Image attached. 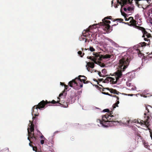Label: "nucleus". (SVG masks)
I'll return each instance as SVG.
<instances>
[{"label": "nucleus", "mask_w": 152, "mask_h": 152, "mask_svg": "<svg viewBox=\"0 0 152 152\" xmlns=\"http://www.w3.org/2000/svg\"><path fill=\"white\" fill-rule=\"evenodd\" d=\"M130 121V120H128L127 121V123H129V122Z\"/></svg>", "instance_id": "nucleus-46"}, {"label": "nucleus", "mask_w": 152, "mask_h": 152, "mask_svg": "<svg viewBox=\"0 0 152 152\" xmlns=\"http://www.w3.org/2000/svg\"><path fill=\"white\" fill-rule=\"evenodd\" d=\"M125 20L126 21H128V20H130L129 19H129H128L127 18H126V17H125Z\"/></svg>", "instance_id": "nucleus-39"}, {"label": "nucleus", "mask_w": 152, "mask_h": 152, "mask_svg": "<svg viewBox=\"0 0 152 152\" xmlns=\"http://www.w3.org/2000/svg\"><path fill=\"white\" fill-rule=\"evenodd\" d=\"M92 57H91V56H88L87 57V58H88V59H90L91 60H92V59H93V58H92Z\"/></svg>", "instance_id": "nucleus-34"}, {"label": "nucleus", "mask_w": 152, "mask_h": 152, "mask_svg": "<svg viewBox=\"0 0 152 152\" xmlns=\"http://www.w3.org/2000/svg\"><path fill=\"white\" fill-rule=\"evenodd\" d=\"M150 5H148L146 7V8H148Z\"/></svg>", "instance_id": "nucleus-47"}, {"label": "nucleus", "mask_w": 152, "mask_h": 152, "mask_svg": "<svg viewBox=\"0 0 152 152\" xmlns=\"http://www.w3.org/2000/svg\"><path fill=\"white\" fill-rule=\"evenodd\" d=\"M94 81H97L96 80V79H94Z\"/></svg>", "instance_id": "nucleus-49"}, {"label": "nucleus", "mask_w": 152, "mask_h": 152, "mask_svg": "<svg viewBox=\"0 0 152 152\" xmlns=\"http://www.w3.org/2000/svg\"><path fill=\"white\" fill-rule=\"evenodd\" d=\"M123 9H124V10L125 11H126V10H127V9H126V7H124Z\"/></svg>", "instance_id": "nucleus-40"}, {"label": "nucleus", "mask_w": 152, "mask_h": 152, "mask_svg": "<svg viewBox=\"0 0 152 152\" xmlns=\"http://www.w3.org/2000/svg\"><path fill=\"white\" fill-rule=\"evenodd\" d=\"M40 138L41 139H45V138L44 137V136L43 135H42L40 136Z\"/></svg>", "instance_id": "nucleus-37"}, {"label": "nucleus", "mask_w": 152, "mask_h": 152, "mask_svg": "<svg viewBox=\"0 0 152 152\" xmlns=\"http://www.w3.org/2000/svg\"><path fill=\"white\" fill-rule=\"evenodd\" d=\"M130 83H129V85H130Z\"/></svg>", "instance_id": "nucleus-60"}, {"label": "nucleus", "mask_w": 152, "mask_h": 152, "mask_svg": "<svg viewBox=\"0 0 152 152\" xmlns=\"http://www.w3.org/2000/svg\"><path fill=\"white\" fill-rule=\"evenodd\" d=\"M130 21V23H131V24L132 26H134L135 27L136 25V21L135 20H134L132 17H130L129 18Z\"/></svg>", "instance_id": "nucleus-10"}, {"label": "nucleus", "mask_w": 152, "mask_h": 152, "mask_svg": "<svg viewBox=\"0 0 152 152\" xmlns=\"http://www.w3.org/2000/svg\"><path fill=\"white\" fill-rule=\"evenodd\" d=\"M40 142L41 144H43L44 143V140H41L40 141Z\"/></svg>", "instance_id": "nucleus-33"}, {"label": "nucleus", "mask_w": 152, "mask_h": 152, "mask_svg": "<svg viewBox=\"0 0 152 152\" xmlns=\"http://www.w3.org/2000/svg\"><path fill=\"white\" fill-rule=\"evenodd\" d=\"M112 55L109 54H106L104 56V58H110L112 57Z\"/></svg>", "instance_id": "nucleus-19"}, {"label": "nucleus", "mask_w": 152, "mask_h": 152, "mask_svg": "<svg viewBox=\"0 0 152 152\" xmlns=\"http://www.w3.org/2000/svg\"><path fill=\"white\" fill-rule=\"evenodd\" d=\"M65 97L64 96H63V93H61L59 95V97H58V100L57 101L54 100H53L51 102H48L47 100L45 101L43 100L39 103L38 105H34L32 108V114L35 116L32 118L33 121L35 122L37 119L36 117L39 115L38 109L40 110L41 109L44 108L47 104L51 103H58V104L56 105V106H61L64 107H68V102H65V100H64Z\"/></svg>", "instance_id": "nucleus-1"}, {"label": "nucleus", "mask_w": 152, "mask_h": 152, "mask_svg": "<svg viewBox=\"0 0 152 152\" xmlns=\"http://www.w3.org/2000/svg\"><path fill=\"white\" fill-rule=\"evenodd\" d=\"M97 122H99L104 127L112 126L114 125L113 123L116 122L115 117L113 115L106 114L102 116V120L99 119L97 120Z\"/></svg>", "instance_id": "nucleus-3"}, {"label": "nucleus", "mask_w": 152, "mask_h": 152, "mask_svg": "<svg viewBox=\"0 0 152 152\" xmlns=\"http://www.w3.org/2000/svg\"><path fill=\"white\" fill-rule=\"evenodd\" d=\"M89 82V81L87 80V81H85L84 82H83V83L84 84H86V83H88Z\"/></svg>", "instance_id": "nucleus-35"}, {"label": "nucleus", "mask_w": 152, "mask_h": 152, "mask_svg": "<svg viewBox=\"0 0 152 152\" xmlns=\"http://www.w3.org/2000/svg\"><path fill=\"white\" fill-rule=\"evenodd\" d=\"M104 89H103L102 91H104Z\"/></svg>", "instance_id": "nucleus-53"}, {"label": "nucleus", "mask_w": 152, "mask_h": 152, "mask_svg": "<svg viewBox=\"0 0 152 152\" xmlns=\"http://www.w3.org/2000/svg\"><path fill=\"white\" fill-rule=\"evenodd\" d=\"M141 53H139V54H138V55L139 56V55H140V54H141Z\"/></svg>", "instance_id": "nucleus-52"}, {"label": "nucleus", "mask_w": 152, "mask_h": 152, "mask_svg": "<svg viewBox=\"0 0 152 152\" xmlns=\"http://www.w3.org/2000/svg\"><path fill=\"white\" fill-rule=\"evenodd\" d=\"M60 84H61V85L62 86H63V85L64 86V85H65L64 83H61V82L60 83Z\"/></svg>", "instance_id": "nucleus-42"}, {"label": "nucleus", "mask_w": 152, "mask_h": 152, "mask_svg": "<svg viewBox=\"0 0 152 152\" xmlns=\"http://www.w3.org/2000/svg\"><path fill=\"white\" fill-rule=\"evenodd\" d=\"M106 19L104 18L102 20L103 22L101 23V25L103 26V28L104 30L107 31V32H110L112 30L111 29L110 26L108 23H110V21L106 20Z\"/></svg>", "instance_id": "nucleus-6"}, {"label": "nucleus", "mask_w": 152, "mask_h": 152, "mask_svg": "<svg viewBox=\"0 0 152 152\" xmlns=\"http://www.w3.org/2000/svg\"><path fill=\"white\" fill-rule=\"evenodd\" d=\"M106 89L110 91V92L111 93H113L114 94H118L119 93V92L117 91L115 89L112 88L110 89L109 88H106Z\"/></svg>", "instance_id": "nucleus-11"}, {"label": "nucleus", "mask_w": 152, "mask_h": 152, "mask_svg": "<svg viewBox=\"0 0 152 152\" xmlns=\"http://www.w3.org/2000/svg\"><path fill=\"white\" fill-rule=\"evenodd\" d=\"M30 141V142L29 143V145L30 146H31V147H32L33 146L31 144V143H32V141H31L30 140V141Z\"/></svg>", "instance_id": "nucleus-30"}, {"label": "nucleus", "mask_w": 152, "mask_h": 152, "mask_svg": "<svg viewBox=\"0 0 152 152\" xmlns=\"http://www.w3.org/2000/svg\"><path fill=\"white\" fill-rule=\"evenodd\" d=\"M118 23H117V25H118ZM116 25V24H114L112 26V27L113 26H115Z\"/></svg>", "instance_id": "nucleus-45"}, {"label": "nucleus", "mask_w": 152, "mask_h": 152, "mask_svg": "<svg viewBox=\"0 0 152 152\" xmlns=\"http://www.w3.org/2000/svg\"><path fill=\"white\" fill-rule=\"evenodd\" d=\"M152 109V107L149 105H148V106H146V110L148 111V115H148L149 116V115H150L151 114V113L149 111V109Z\"/></svg>", "instance_id": "nucleus-14"}, {"label": "nucleus", "mask_w": 152, "mask_h": 152, "mask_svg": "<svg viewBox=\"0 0 152 152\" xmlns=\"http://www.w3.org/2000/svg\"><path fill=\"white\" fill-rule=\"evenodd\" d=\"M102 73L105 74L107 73V70L105 69H103L102 71Z\"/></svg>", "instance_id": "nucleus-25"}, {"label": "nucleus", "mask_w": 152, "mask_h": 152, "mask_svg": "<svg viewBox=\"0 0 152 152\" xmlns=\"http://www.w3.org/2000/svg\"><path fill=\"white\" fill-rule=\"evenodd\" d=\"M130 83H129V85H130Z\"/></svg>", "instance_id": "nucleus-61"}, {"label": "nucleus", "mask_w": 152, "mask_h": 152, "mask_svg": "<svg viewBox=\"0 0 152 152\" xmlns=\"http://www.w3.org/2000/svg\"><path fill=\"white\" fill-rule=\"evenodd\" d=\"M32 148H33V151H37V148L36 147L33 146L32 147Z\"/></svg>", "instance_id": "nucleus-27"}, {"label": "nucleus", "mask_w": 152, "mask_h": 152, "mask_svg": "<svg viewBox=\"0 0 152 152\" xmlns=\"http://www.w3.org/2000/svg\"><path fill=\"white\" fill-rule=\"evenodd\" d=\"M109 96H113L114 97H115L117 99L116 100V102L114 104H113V109H114L116 107H118V104L119 103V98L118 96H116V95H113L112 94H110L109 95Z\"/></svg>", "instance_id": "nucleus-8"}, {"label": "nucleus", "mask_w": 152, "mask_h": 152, "mask_svg": "<svg viewBox=\"0 0 152 152\" xmlns=\"http://www.w3.org/2000/svg\"><path fill=\"white\" fill-rule=\"evenodd\" d=\"M144 115H146V113H144Z\"/></svg>", "instance_id": "nucleus-56"}, {"label": "nucleus", "mask_w": 152, "mask_h": 152, "mask_svg": "<svg viewBox=\"0 0 152 152\" xmlns=\"http://www.w3.org/2000/svg\"><path fill=\"white\" fill-rule=\"evenodd\" d=\"M112 113V111H111V113H110V115H112V114L113 113Z\"/></svg>", "instance_id": "nucleus-50"}, {"label": "nucleus", "mask_w": 152, "mask_h": 152, "mask_svg": "<svg viewBox=\"0 0 152 152\" xmlns=\"http://www.w3.org/2000/svg\"><path fill=\"white\" fill-rule=\"evenodd\" d=\"M78 53L81 57H82L84 54V53H83L82 55V53L81 51H79L78 52Z\"/></svg>", "instance_id": "nucleus-22"}, {"label": "nucleus", "mask_w": 152, "mask_h": 152, "mask_svg": "<svg viewBox=\"0 0 152 152\" xmlns=\"http://www.w3.org/2000/svg\"><path fill=\"white\" fill-rule=\"evenodd\" d=\"M83 48H82V50H83Z\"/></svg>", "instance_id": "nucleus-59"}, {"label": "nucleus", "mask_w": 152, "mask_h": 152, "mask_svg": "<svg viewBox=\"0 0 152 152\" xmlns=\"http://www.w3.org/2000/svg\"><path fill=\"white\" fill-rule=\"evenodd\" d=\"M135 28L139 29V30H141L142 31L143 34V35L142 36V37L144 38V40L145 41H149V42L147 44V45H150V39H148L147 38L151 37V34L150 33L147 32L145 30V28L143 27L136 26Z\"/></svg>", "instance_id": "nucleus-5"}, {"label": "nucleus", "mask_w": 152, "mask_h": 152, "mask_svg": "<svg viewBox=\"0 0 152 152\" xmlns=\"http://www.w3.org/2000/svg\"><path fill=\"white\" fill-rule=\"evenodd\" d=\"M104 18L106 19H110L111 20H113V19L112 18V17L111 16H107V17H105Z\"/></svg>", "instance_id": "nucleus-23"}, {"label": "nucleus", "mask_w": 152, "mask_h": 152, "mask_svg": "<svg viewBox=\"0 0 152 152\" xmlns=\"http://www.w3.org/2000/svg\"><path fill=\"white\" fill-rule=\"evenodd\" d=\"M77 79V80H79L81 82H82V81L83 82L86 80L87 77L85 76L80 75L78 76V78H76L75 79Z\"/></svg>", "instance_id": "nucleus-9"}, {"label": "nucleus", "mask_w": 152, "mask_h": 152, "mask_svg": "<svg viewBox=\"0 0 152 152\" xmlns=\"http://www.w3.org/2000/svg\"><path fill=\"white\" fill-rule=\"evenodd\" d=\"M127 10L128 11H132L133 10V8L131 7H129L127 8Z\"/></svg>", "instance_id": "nucleus-24"}, {"label": "nucleus", "mask_w": 152, "mask_h": 152, "mask_svg": "<svg viewBox=\"0 0 152 152\" xmlns=\"http://www.w3.org/2000/svg\"><path fill=\"white\" fill-rule=\"evenodd\" d=\"M87 70H88V71H89V70L88 69V68H87Z\"/></svg>", "instance_id": "nucleus-55"}, {"label": "nucleus", "mask_w": 152, "mask_h": 152, "mask_svg": "<svg viewBox=\"0 0 152 152\" xmlns=\"http://www.w3.org/2000/svg\"><path fill=\"white\" fill-rule=\"evenodd\" d=\"M112 3H113V1H112Z\"/></svg>", "instance_id": "nucleus-58"}, {"label": "nucleus", "mask_w": 152, "mask_h": 152, "mask_svg": "<svg viewBox=\"0 0 152 152\" xmlns=\"http://www.w3.org/2000/svg\"><path fill=\"white\" fill-rule=\"evenodd\" d=\"M74 138L73 137H71L70 140L72 141H73L74 140Z\"/></svg>", "instance_id": "nucleus-38"}, {"label": "nucleus", "mask_w": 152, "mask_h": 152, "mask_svg": "<svg viewBox=\"0 0 152 152\" xmlns=\"http://www.w3.org/2000/svg\"><path fill=\"white\" fill-rule=\"evenodd\" d=\"M148 57L150 58H152V53L149 54L148 56Z\"/></svg>", "instance_id": "nucleus-29"}, {"label": "nucleus", "mask_w": 152, "mask_h": 152, "mask_svg": "<svg viewBox=\"0 0 152 152\" xmlns=\"http://www.w3.org/2000/svg\"><path fill=\"white\" fill-rule=\"evenodd\" d=\"M104 79H99V80L100 81H101L103 80Z\"/></svg>", "instance_id": "nucleus-43"}, {"label": "nucleus", "mask_w": 152, "mask_h": 152, "mask_svg": "<svg viewBox=\"0 0 152 152\" xmlns=\"http://www.w3.org/2000/svg\"><path fill=\"white\" fill-rule=\"evenodd\" d=\"M147 118L148 119H146V121H145V123H144V124L146 126H147V127H148V122L147 121L148 119L149 118V116H147Z\"/></svg>", "instance_id": "nucleus-18"}, {"label": "nucleus", "mask_w": 152, "mask_h": 152, "mask_svg": "<svg viewBox=\"0 0 152 152\" xmlns=\"http://www.w3.org/2000/svg\"><path fill=\"white\" fill-rule=\"evenodd\" d=\"M151 13H152V8L151 9Z\"/></svg>", "instance_id": "nucleus-48"}, {"label": "nucleus", "mask_w": 152, "mask_h": 152, "mask_svg": "<svg viewBox=\"0 0 152 152\" xmlns=\"http://www.w3.org/2000/svg\"><path fill=\"white\" fill-rule=\"evenodd\" d=\"M64 86L65 90H67L68 89V86L66 85H64Z\"/></svg>", "instance_id": "nucleus-31"}, {"label": "nucleus", "mask_w": 152, "mask_h": 152, "mask_svg": "<svg viewBox=\"0 0 152 152\" xmlns=\"http://www.w3.org/2000/svg\"><path fill=\"white\" fill-rule=\"evenodd\" d=\"M150 134H151V139H152V134H151V132H150Z\"/></svg>", "instance_id": "nucleus-44"}, {"label": "nucleus", "mask_w": 152, "mask_h": 152, "mask_svg": "<svg viewBox=\"0 0 152 152\" xmlns=\"http://www.w3.org/2000/svg\"><path fill=\"white\" fill-rule=\"evenodd\" d=\"M127 85L128 86H130V85H129L128 84H127Z\"/></svg>", "instance_id": "nucleus-54"}, {"label": "nucleus", "mask_w": 152, "mask_h": 152, "mask_svg": "<svg viewBox=\"0 0 152 152\" xmlns=\"http://www.w3.org/2000/svg\"><path fill=\"white\" fill-rule=\"evenodd\" d=\"M124 15H126V13H124Z\"/></svg>", "instance_id": "nucleus-57"}, {"label": "nucleus", "mask_w": 152, "mask_h": 152, "mask_svg": "<svg viewBox=\"0 0 152 152\" xmlns=\"http://www.w3.org/2000/svg\"><path fill=\"white\" fill-rule=\"evenodd\" d=\"M83 86V83H81L80 85V88H82Z\"/></svg>", "instance_id": "nucleus-41"}, {"label": "nucleus", "mask_w": 152, "mask_h": 152, "mask_svg": "<svg viewBox=\"0 0 152 152\" xmlns=\"http://www.w3.org/2000/svg\"><path fill=\"white\" fill-rule=\"evenodd\" d=\"M130 61L127 56L123 57L119 60L118 67L120 69H118L115 72L114 77H108L104 81V83H108L110 82L111 83L114 84L117 83L119 79L122 77V71H124L128 66Z\"/></svg>", "instance_id": "nucleus-2"}, {"label": "nucleus", "mask_w": 152, "mask_h": 152, "mask_svg": "<svg viewBox=\"0 0 152 152\" xmlns=\"http://www.w3.org/2000/svg\"><path fill=\"white\" fill-rule=\"evenodd\" d=\"M136 138L140 140H142L140 134L137 133L136 135Z\"/></svg>", "instance_id": "nucleus-16"}, {"label": "nucleus", "mask_w": 152, "mask_h": 152, "mask_svg": "<svg viewBox=\"0 0 152 152\" xmlns=\"http://www.w3.org/2000/svg\"><path fill=\"white\" fill-rule=\"evenodd\" d=\"M93 54L94 55V57L92 59V61L94 63L97 64V62H99V61L102 60V55L97 53H93Z\"/></svg>", "instance_id": "nucleus-7"}, {"label": "nucleus", "mask_w": 152, "mask_h": 152, "mask_svg": "<svg viewBox=\"0 0 152 152\" xmlns=\"http://www.w3.org/2000/svg\"><path fill=\"white\" fill-rule=\"evenodd\" d=\"M102 93L104 94H105V95H108L109 96L110 94H109L108 93H106V92H102Z\"/></svg>", "instance_id": "nucleus-32"}, {"label": "nucleus", "mask_w": 152, "mask_h": 152, "mask_svg": "<svg viewBox=\"0 0 152 152\" xmlns=\"http://www.w3.org/2000/svg\"><path fill=\"white\" fill-rule=\"evenodd\" d=\"M37 132L39 133V134H40L41 133L39 132Z\"/></svg>", "instance_id": "nucleus-51"}, {"label": "nucleus", "mask_w": 152, "mask_h": 152, "mask_svg": "<svg viewBox=\"0 0 152 152\" xmlns=\"http://www.w3.org/2000/svg\"><path fill=\"white\" fill-rule=\"evenodd\" d=\"M123 19L121 18H117L116 19H114L113 20V21H120L121 22H122V21H123Z\"/></svg>", "instance_id": "nucleus-21"}, {"label": "nucleus", "mask_w": 152, "mask_h": 152, "mask_svg": "<svg viewBox=\"0 0 152 152\" xmlns=\"http://www.w3.org/2000/svg\"><path fill=\"white\" fill-rule=\"evenodd\" d=\"M75 79L71 81L69 83V86L71 87H73V85H77V83L75 81Z\"/></svg>", "instance_id": "nucleus-12"}, {"label": "nucleus", "mask_w": 152, "mask_h": 152, "mask_svg": "<svg viewBox=\"0 0 152 152\" xmlns=\"http://www.w3.org/2000/svg\"><path fill=\"white\" fill-rule=\"evenodd\" d=\"M98 75H99L100 76V77H102V74H101V72H98Z\"/></svg>", "instance_id": "nucleus-36"}, {"label": "nucleus", "mask_w": 152, "mask_h": 152, "mask_svg": "<svg viewBox=\"0 0 152 152\" xmlns=\"http://www.w3.org/2000/svg\"><path fill=\"white\" fill-rule=\"evenodd\" d=\"M30 124L29 125V128H28V139L30 141L29 137L32 139L33 141L37 142V140H38L39 137V135L38 133L37 134L35 133H34V125L31 121H29Z\"/></svg>", "instance_id": "nucleus-4"}, {"label": "nucleus", "mask_w": 152, "mask_h": 152, "mask_svg": "<svg viewBox=\"0 0 152 152\" xmlns=\"http://www.w3.org/2000/svg\"><path fill=\"white\" fill-rule=\"evenodd\" d=\"M146 44V43L144 42H141L139 44V46H141V47H142L143 46H145Z\"/></svg>", "instance_id": "nucleus-20"}, {"label": "nucleus", "mask_w": 152, "mask_h": 152, "mask_svg": "<svg viewBox=\"0 0 152 152\" xmlns=\"http://www.w3.org/2000/svg\"><path fill=\"white\" fill-rule=\"evenodd\" d=\"M103 112H109V113H110V110L108 109L104 110H103Z\"/></svg>", "instance_id": "nucleus-26"}, {"label": "nucleus", "mask_w": 152, "mask_h": 152, "mask_svg": "<svg viewBox=\"0 0 152 152\" xmlns=\"http://www.w3.org/2000/svg\"><path fill=\"white\" fill-rule=\"evenodd\" d=\"M89 30H87L85 31V33H83V36L85 37H87L88 35H90L89 34Z\"/></svg>", "instance_id": "nucleus-15"}, {"label": "nucleus", "mask_w": 152, "mask_h": 152, "mask_svg": "<svg viewBox=\"0 0 152 152\" xmlns=\"http://www.w3.org/2000/svg\"><path fill=\"white\" fill-rule=\"evenodd\" d=\"M85 50H89L91 52H93L95 50V49H94V48H93V47L92 46H90V47L89 49V48H88V49L85 48Z\"/></svg>", "instance_id": "nucleus-17"}, {"label": "nucleus", "mask_w": 152, "mask_h": 152, "mask_svg": "<svg viewBox=\"0 0 152 152\" xmlns=\"http://www.w3.org/2000/svg\"><path fill=\"white\" fill-rule=\"evenodd\" d=\"M138 121V123H141L142 124H144V123H145V121H143L142 120H141L140 121V122H139V121Z\"/></svg>", "instance_id": "nucleus-28"}, {"label": "nucleus", "mask_w": 152, "mask_h": 152, "mask_svg": "<svg viewBox=\"0 0 152 152\" xmlns=\"http://www.w3.org/2000/svg\"><path fill=\"white\" fill-rule=\"evenodd\" d=\"M87 66L91 68H93L94 66V64L93 62H88L87 63L86 66L87 67Z\"/></svg>", "instance_id": "nucleus-13"}]
</instances>
